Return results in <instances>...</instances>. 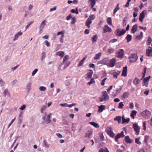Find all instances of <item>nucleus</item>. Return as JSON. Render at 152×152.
Masks as SVG:
<instances>
[{
    "instance_id": "obj_1",
    "label": "nucleus",
    "mask_w": 152,
    "mask_h": 152,
    "mask_svg": "<svg viewBox=\"0 0 152 152\" xmlns=\"http://www.w3.org/2000/svg\"><path fill=\"white\" fill-rule=\"evenodd\" d=\"M102 94L103 95L101 97L99 98L100 102L105 101L109 99V97L108 95L107 92L106 91H104Z\"/></svg>"
},
{
    "instance_id": "obj_2",
    "label": "nucleus",
    "mask_w": 152,
    "mask_h": 152,
    "mask_svg": "<svg viewBox=\"0 0 152 152\" xmlns=\"http://www.w3.org/2000/svg\"><path fill=\"white\" fill-rule=\"evenodd\" d=\"M138 57L136 54H132L129 57V61L131 63L135 62L137 60Z\"/></svg>"
},
{
    "instance_id": "obj_3",
    "label": "nucleus",
    "mask_w": 152,
    "mask_h": 152,
    "mask_svg": "<svg viewBox=\"0 0 152 152\" xmlns=\"http://www.w3.org/2000/svg\"><path fill=\"white\" fill-rule=\"evenodd\" d=\"M105 132L110 137H113L115 136V134L113 132L111 127H107L105 130Z\"/></svg>"
},
{
    "instance_id": "obj_4",
    "label": "nucleus",
    "mask_w": 152,
    "mask_h": 152,
    "mask_svg": "<svg viewBox=\"0 0 152 152\" xmlns=\"http://www.w3.org/2000/svg\"><path fill=\"white\" fill-rule=\"evenodd\" d=\"M126 32V31L124 29L121 30L119 29H118L115 31V35L117 37H120L124 34Z\"/></svg>"
},
{
    "instance_id": "obj_5",
    "label": "nucleus",
    "mask_w": 152,
    "mask_h": 152,
    "mask_svg": "<svg viewBox=\"0 0 152 152\" xmlns=\"http://www.w3.org/2000/svg\"><path fill=\"white\" fill-rule=\"evenodd\" d=\"M109 62V59L108 58H105L97 62L98 64H101L103 65H106L108 66Z\"/></svg>"
},
{
    "instance_id": "obj_6",
    "label": "nucleus",
    "mask_w": 152,
    "mask_h": 152,
    "mask_svg": "<svg viewBox=\"0 0 152 152\" xmlns=\"http://www.w3.org/2000/svg\"><path fill=\"white\" fill-rule=\"evenodd\" d=\"M141 114L144 117H148L151 115V113L147 110H145L141 113Z\"/></svg>"
},
{
    "instance_id": "obj_7",
    "label": "nucleus",
    "mask_w": 152,
    "mask_h": 152,
    "mask_svg": "<svg viewBox=\"0 0 152 152\" xmlns=\"http://www.w3.org/2000/svg\"><path fill=\"white\" fill-rule=\"evenodd\" d=\"M116 61V58H114L110 59V63H108V66L110 67H113L114 66Z\"/></svg>"
},
{
    "instance_id": "obj_8",
    "label": "nucleus",
    "mask_w": 152,
    "mask_h": 152,
    "mask_svg": "<svg viewBox=\"0 0 152 152\" xmlns=\"http://www.w3.org/2000/svg\"><path fill=\"white\" fill-rule=\"evenodd\" d=\"M133 127L136 132V134L137 135H138L140 132V127L136 124H133Z\"/></svg>"
},
{
    "instance_id": "obj_9",
    "label": "nucleus",
    "mask_w": 152,
    "mask_h": 152,
    "mask_svg": "<svg viewBox=\"0 0 152 152\" xmlns=\"http://www.w3.org/2000/svg\"><path fill=\"white\" fill-rule=\"evenodd\" d=\"M124 136V132L123 131H122L120 133L118 134L115 137V141L117 142L118 141V139L121 138V137H123Z\"/></svg>"
},
{
    "instance_id": "obj_10",
    "label": "nucleus",
    "mask_w": 152,
    "mask_h": 152,
    "mask_svg": "<svg viewBox=\"0 0 152 152\" xmlns=\"http://www.w3.org/2000/svg\"><path fill=\"white\" fill-rule=\"evenodd\" d=\"M124 56V51L122 49L119 50L118 54L117 56V57L118 58H122Z\"/></svg>"
},
{
    "instance_id": "obj_11",
    "label": "nucleus",
    "mask_w": 152,
    "mask_h": 152,
    "mask_svg": "<svg viewBox=\"0 0 152 152\" xmlns=\"http://www.w3.org/2000/svg\"><path fill=\"white\" fill-rule=\"evenodd\" d=\"M70 62L66 61L65 64H63L64 65V66L62 67V65H61V64L59 67V69L61 70H64L70 65Z\"/></svg>"
},
{
    "instance_id": "obj_12",
    "label": "nucleus",
    "mask_w": 152,
    "mask_h": 152,
    "mask_svg": "<svg viewBox=\"0 0 152 152\" xmlns=\"http://www.w3.org/2000/svg\"><path fill=\"white\" fill-rule=\"evenodd\" d=\"M103 30L104 33L110 32L112 31V29L107 25H104Z\"/></svg>"
},
{
    "instance_id": "obj_13",
    "label": "nucleus",
    "mask_w": 152,
    "mask_h": 152,
    "mask_svg": "<svg viewBox=\"0 0 152 152\" xmlns=\"http://www.w3.org/2000/svg\"><path fill=\"white\" fill-rule=\"evenodd\" d=\"M146 56L148 57H151L152 56V48L150 47H148V48L146 50Z\"/></svg>"
},
{
    "instance_id": "obj_14",
    "label": "nucleus",
    "mask_w": 152,
    "mask_h": 152,
    "mask_svg": "<svg viewBox=\"0 0 152 152\" xmlns=\"http://www.w3.org/2000/svg\"><path fill=\"white\" fill-rule=\"evenodd\" d=\"M122 90V87L121 86H120L119 88L116 89L115 91L113 92V96H116L118 94H119L121 91Z\"/></svg>"
},
{
    "instance_id": "obj_15",
    "label": "nucleus",
    "mask_w": 152,
    "mask_h": 152,
    "mask_svg": "<svg viewBox=\"0 0 152 152\" xmlns=\"http://www.w3.org/2000/svg\"><path fill=\"white\" fill-rule=\"evenodd\" d=\"M93 131L92 130H88L85 134V137L90 138L92 136Z\"/></svg>"
},
{
    "instance_id": "obj_16",
    "label": "nucleus",
    "mask_w": 152,
    "mask_h": 152,
    "mask_svg": "<svg viewBox=\"0 0 152 152\" xmlns=\"http://www.w3.org/2000/svg\"><path fill=\"white\" fill-rule=\"evenodd\" d=\"M22 34V33L20 31H19L18 33L15 34L13 40L15 41L17 40L19 36H21Z\"/></svg>"
},
{
    "instance_id": "obj_17",
    "label": "nucleus",
    "mask_w": 152,
    "mask_h": 152,
    "mask_svg": "<svg viewBox=\"0 0 152 152\" xmlns=\"http://www.w3.org/2000/svg\"><path fill=\"white\" fill-rule=\"evenodd\" d=\"M127 67L126 66L123 67L121 76L126 77L127 75Z\"/></svg>"
},
{
    "instance_id": "obj_18",
    "label": "nucleus",
    "mask_w": 152,
    "mask_h": 152,
    "mask_svg": "<svg viewBox=\"0 0 152 152\" xmlns=\"http://www.w3.org/2000/svg\"><path fill=\"white\" fill-rule=\"evenodd\" d=\"M121 73V71H118L117 72H114L112 73V75L113 76V77L116 79L117 78L118 76Z\"/></svg>"
},
{
    "instance_id": "obj_19",
    "label": "nucleus",
    "mask_w": 152,
    "mask_h": 152,
    "mask_svg": "<svg viewBox=\"0 0 152 152\" xmlns=\"http://www.w3.org/2000/svg\"><path fill=\"white\" fill-rule=\"evenodd\" d=\"M122 124H124L125 123H128L130 120V119L129 118H127L126 119H125L124 116L123 115L122 117Z\"/></svg>"
},
{
    "instance_id": "obj_20",
    "label": "nucleus",
    "mask_w": 152,
    "mask_h": 152,
    "mask_svg": "<svg viewBox=\"0 0 152 152\" xmlns=\"http://www.w3.org/2000/svg\"><path fill=\"white\" fill-rule=\"evenodd\" d=\"M31 83H28L26 85V90L27 92L28 93L31 89Z\"/></svg>"
},
{
    "instance_id": "obj_21",
    "label": "nucleus",
    "mask_w": 152,
    "mask_h": 152,
    "mask_svg": "<svg viewBox=\"0 0 152 152\" xmlns=\"http://www.w3.org/2000/svg\"><path fill=\"white\" fill-rule=\"evenodd\" d=\"M93 71L91 70H89L87 74V77H86V79H89L91 78L92 75L93 74Z\"/></svg>"
},
{
    "instance_id": "obj_22",
    "label": "nucleus",
    "mask_w": 152,
    "mask_h": 152,
    "mask_svg": "<svg viewBox=\"0 0 152 152\" xmlns=\"http://www.w3.org/2000/svg\"><path fill=\"white\" fill-rule=\"evenodd\" d=\"M125 139L126 142L128 143H131L133 142V140L130 139L128 136H126Z\"/></svg>"
},
{
    "instance_id": "obj_23",
    "label": "nucleus",
    "mask_w": 152,
    "mask_h": 152,
    "mask_svg": "<svg viewBox=\"0 0 152 152\" xmlns=\"http://www.w3.org/2000/svg\"><path fill=\"white\" fill-rule=\"evenodd\" d=\"M99 110L98 112L100 113L102 112V111L104 110L105 109V106L103 105H102L101 106H99Z\"/></svg>"
},
{
    "instance_id": "obj_24",
    "label": "nucleus",
    "mask_w": 152,
    "mask_h": 152,
    "mask_svg": "<svg viewBox=\"0 0 152 152\" xmlns=\"http://www.w3.org/2000/svg\"><path fill=\"white\" fill-rule=\"evenodd\" d=\"M88 2L90 4L91 8L94 7L96 3V0H89Z\"/></svg>"
},
{
    "instance_id": "obj_25",
    "label": "nucleus",
    "mask_w": 152,
    "mask_h": 152,
    "mask_svg": "<svg viewBox=\"0 0 152 152\" xmlns=\"http://www.w3.org/2000/svg\"><path fill=\"white\" fill-rule=\"evenodd\" d=\"M137 24H135L132 26L131 32L132 33L134 34L136 31L137 28Z\"/></svg>"
},
{
    "instance_id": "obj_26",
    "label": "nucleus",
    "mask_w": 152,
    "mask_h": 152,
    "mask_svg": "<svg viewBox=\"0 0 152 152\" xmlns=\"http://www.w3.org/2000/svg\"><path fill=\"white\" fill-rule=\"evenodd\" d=\"M4 96H7L8 97H10V95L9 92V90L8 89H6L4 91Z\"/></svg>"
},
{
    "instance_id": "obj_27",
    "label": "nucleus",
    "mask_w": 152,
    "mask_h": 152,
    "mask_svg": "<svg viewBox=\"0 0 152 152\" xmlns=\"http://www.w3.org/2000/svg\"><path fill=\"white\" fill-rule=\"evenodd\" d=\"M98 39L97 35L96 34L94 35L92 37V42L94 43L96 42Z\"/></svg>"
},
{
    "instance_id": "obj_28",
    "label": "nucleus",
    "mask_w": 152,
    "mask_h": 152,
    "mask_svg": "<svg viewBox=\"0 0 152 152\" xmlns=\"http://www.w3.org/2000/svg\"><path fill=\"white\" fill-rule=\"evenodd\" d=\"M137 113V112L136 110H134L131 112L130 116L133 119H134V116H136Z\"/></svg>"
},
{
    "instance_id": "obj_29",
    "label": "nucleus",
    "mask_w": 152,
    "mask_h": 152,
    "mask_svg": "<svg viewBox=\"0 0 152 152\" xmlns=\"http://www.w3.org/2000/svg\"><path fill=\"white\" fill-rule=\"evenodd\" d=\"M46 25V20H43L40 23L39 27L42 28H44L45 26Z\"/></svg>"
},
{
    "instance_id": "obj_30",
    "label": "nucleus",
    "mask_w": 152,
    "mask_h": 152,
    "mask_svg": "<svg viewBox=\"0 0 152 152\" xmlns=\"http://www.w3.org/2000/svg\"><path fill=\"white\" fill-rule=\"evenodd\" d=\"M101 56V53H99L98 54H95V56L94 57V60H98L99 59L100 57Z\"/></svg>"
},
{
    "instance_id": "obj_31",
    "label": "nucleus",
    "mask_w": 152,
    "mask_h": 152,
    "mask_svg": "<svg viewBox=\"0 0 152 152\" xmlns=\"http://www.w3.org/2000/svg\"><path fill=\"white\" fill-rule=\"evenodd\" d=\"M121 116H117L114 118V120L117 121L118 123H120L121 122Z\"/></svg>"
},
{
    "instance_id": "obj_32",
    "label": "nucleus",
    "mask_w": 152,
    "mask_h": 152,
    "mask_svg": "<svg viewBox=\"0 0 152 152\" xmlns=\"http://www.w3.org/2000/svg\"><path fill=\"white\" fill-rule=\"evenodd\" d=\"M92 21H90L88 19H87V21L86 22V26L88 27V28H90V24L92 23Z\"/></svg>"
},
{
    "instance_id": "obj_33",
    "label": "nucleus",
    "mask_w": 152,
    "mask_h": 152,
    "mask_svg": "<svg viewBox=\"0 0 152 152\" xmlns=\"http://www.w3.org/2000/svg\"><path fill=\"white\" fill-rule=\"evenodd\" d=\"M140 80L138 79L137 78H135L134 79V80L133 81V84L134 85H137L138 84H139L140 83Z\"/></svg>"
},
{
    "instance_id": "obj_34",
    "label": "nucleus",
    "mask_w": 152,
    "mask_h": 152,
    "mask_svg": "<svg viewBox=\"0 0 152 152\" xmlns=\"http://www.w3.org/2000/svg\"><path fill=\"white\" fill-rule=\"evenodd\" d=\"M69 57L68 55H66L63 59V62L61 63V65H63L66 62L67 60L69 58Z\"/></svg>"
},
{
    "instance_id": "obj_35",
    "label": "nucleus",
    "mask_w": 152,
    "mask_h": 152,
    "mask_svg": "<svg viewBox=\"0 0 152 152\" xmlns=\"http://www.w3.org/2000/svg\"><path fill=\"white\" fill-rule=\"evenodd\" d=\"M77 124L76 123H73L72 124V129L73 132H75L76 130Z\"/></svg>"
},
{
    "instance_id": "obj_36",
    "label": "nucleus",
    "mask_w": 152,
    "mask_h": 152,
    "mask_svg": "<svg viewBox=\"0 0 152 152\" xmlns=\"http://www.w3.org/2000/svg\"><path fill=\"white\" fill-rule=\"evenodd\" d=\"M56 55L62 58L64 56V53L63 51H59L56 53Z\"/></svg>"
},
{
    "instance_id": "obj_37",
    "label": "nucleus",
    "mask_w": 152,
    "mask_h": 152,
    "mask_svg": "<svg viewBox=\"0 0 152 152\" xmlns=\"http://www.w3.org/2000/svg\"><path fill=\"white\" fill-rule=\"evenodd\" d=\"M43 145L45 148H48L49 147V145L48 144L47 141L45 140L43 141Z\"/></svg>"
},
{
    "instance_id": "obj_38",
    "label": "nucleus",
    "mask_w": 152,
    "mask_h": 152,
    "mask_svg": "<svg viewBox=\"0 0 152 152\" xmlns=\"http://www.w3.org/2000/svg\"><path fill=\"white\" fill-rule=\"evenodd\" d=\"M126 39L127 40L128 42H129L132 39V35L130 34H128L127 35L126 37Z\"/></svg>"
},
{
    "instance_id": "obj_39",
    "label": "nucleus",
    "mask_w": 152,
    "mask_h": 152,
    "mask_svg": "<svg viewBox=\"0 0 152 152\" xmlns=\"http://www.w3.org/2000/svg\"><path fill=\"white\" fill-rule=\"evenodd\" d=\"M152 41V38L150 37H149L148 39L146 41V43L147 45L148 46L149 45L151 44Z\"/></svg>"
},
{
    "instance_id": "obj_40",
    "label": "nucleus",
    "mask_w": 152,
    "mask_h": 152,
    "mask_svg": "<svg viewBox=\"0 0 152 152\" xmlns=\"http://www.w3.org/2000/svg\"><path fill=\"white\" fill-rule=\"evenodd\" d=\"M43 120L44 122L46 123V124H48L51 121V120L49 119L47 117H44L43 118Z\"/></svg>"
},
{
    "instance_id": "obj_41",
    "label": "nucleus",
    "mask_w": 152,
    "mask_h": 152,
    "mask_svg": "<svg viewBox=\"0 0 152 152\" xmlns=\"http://www.w3.org/2000/svg\"><path fill=\"white\" fill-rule=\"evenodd\" d=\"M107 23L109 25H112V19L110 17H109L107 20Z\"/></svg>"
},
{
    "instance_id": "obj_42",
    "label": "nucleus",
    "mask_w": 152,
    "mask_h": 152,
    "mask_svg": "<svg viewBox=\"0 0 152 152\" xmlns=\"http://www.w3.org/2000/svg\"><path fill=\"white\" fill-rule=\"evenodd\" d=\"M127 19V17H125L123 20V26H125L126 24V20Z\"/></svg>"
},
{
    "instance_id": "obj_43",
    "label": "nucleus",
    "mask_w": 152,
    "mask_h": 152,
    "mask_svg": "<svg viewBox=\"0 0 152 152\" xmlns=\"http://www.w3.org/2000/svg\"><path fill=\"white\" fill-rule=\"evenodd\" d=\"M95 18V16L94 15H91L89 16L87 19L89 20L92 21V20H94Z\"/></svg>"
},
{
    "instance_id": "obj_44",
    "label": "nucleus",
    "mask_w": 152,
    "mask_h": 152,
    "mask_svg": "<svg viewBox=\"0 0 152 152\" xmlns=\"http://www.w3.org/2000/svg\"><path fill=\"white\" fill-rule=\"evenodd\" d=\"M90 124L94 126L96 128H99V126L98 124L94 122H90Z\"/></svg>"
},
{
    "instance_id": "obj_45",
    "label": "nucleus",
    "mask_w": 152,
    "mask_h": 152,
    "mask_svg": "<svg viewBox=\"0 0 152 152\" xmlns=\"http://www.w3.org/2000/svg\"><path fill=\"white\" fill-rule=\"evenodd\" d=\"M5 84L4 81L1 79H0V86L2 87L4 86Z\"/></svg>"
},
{
    "instance_id": "obj_46",
    "label": "nucleus",
    "mask_w": 152,
    "mask_h": 152,
    "mask_svg": "<svg viewBox=\"0 0 152 152\" xmlns=\"http://www.w3.org/2000/svg\"><path fill=\"white\" fill-rule=\"evenodd\" d=\"M143 37V33L142 32H140V34L139 35H137L136 36V38L138 39H140L141 38H142Z\"/></svg>"
},
{
    "instance_id": "obj_47",
    "label": "nucleus",
    "mask_w": 152,
    "mask_h": 152,
    "mask_svg": "<svg viewBox=\"0 0 152 152\" xmlns=\"http://www.w3.org/2000/svg\"><path fill=\"white\" fill-rule=\"evenodd\" d=\"M46 105H42L41 107V113H42L44 111L46 110Z\"/></svg>"
},
{
    "instance_id": "obj_48",
    "label": "nucleus",
    "mask_w": 152,
    "mask_h": 152,
    "mask_svg": "<svg viewBox=\"0 0 152 152\" xmlns=\"http://www.w3.org/2000/svg\"><path fill=\"white\" fill-rule=\"evenodd\" d=\"M140 137L135 139V143L139 145L141 144V142L140 140Z\"/></svg>"
},
{
    "instance_id": "obj_49",
    "label": "nucleus",
    "mask_w": 152,
    "mask_h": 152,
    "mask_svg": "<svg viewBox=\"0 0 152 152\" xmlns=\"http://www.w3.org/2000/svg\"><path fill=\"white\" fill-rule=\"evenodd\" d=\"M129 94L126 92L124 93L123 94V97L124 99H126L127 98Z\"/></svg>"
},
{
    "instance_id": "obj_50",
    "label": "nucleus",
    "mask_w": 152,
    "mask_h": 152,
    "mask_svg": "<svg viewBox=\"0 0 152 152\" xmlns=\"http://www.w3.org/2000/svg\"><path fill=\"white\" fill-rule=\"evenodd\" d=\"M39 89L41 91H45L46 90V88L44 86H41L39 87Z\"/></svg>"
},
{
    "instance_id": "obj_51",
    "label": "nucleus",
    "mask_w": 152,
    "mask_h": 152,
    "mask_svg": "<svg viewBox=\"0 0 152 152\" xmlns=\"http://www.w3.org/2000/svg\"><path fill=\"white\" fill-rule=\"evenodd\" d=\"M95 81L94 79L93 78H92L91 79L90 81L88 83V86L90 85L91 84L95 83Z\"/></svg>"
},
{
    "instance_id": "obj_52",
    "label": "nucleus",
    "mask_w": 152,
    "mask_h": 152,
    "mask_svg": "<svg viewBox=\"0 0 152 152\" xmlns=\"http://www.w3.org/2000/svg\"><path fill=\"white\" fill-rule=\"evenodd\" d=\"M124 105V104L123 102H121L119 104L118 108L119 109H122Z\"/></svg>"
},
{
    "instance_id": "obj_53",
    "label": "nucleus",
    "mask_w": 152,
    "mask_h": 152,
    "mask_svg": "<svg viewBox=\"0 0 152 152\" xmlns=\"http://www.w3.org/2000/svg\"><path fill=\"white\" fill-rule=\"evenodd\" d=\"M99 137L101 139V141L103 140H104V137L103 136V133H99Z\"/></svg>"
},
{
    "instance_id": "obj_54",
    "label": "nucleus",
    "mask_w": 152,
    "mask_h": 152,
    "mask_svg": "<svg viewBox=\"0 0 152 152\" xmlns=\"http://www.w3.org/2000/svg\"><path fill=\"white\" fill-rule=\"evenodd\" d=\"M107 79V78L105 77L102 80L101 84L102 86H103L104 85L105 81Z\"/></svg>"
},
{
    "instance_id": "obj_55",
    "label": "nucleus",
    "mask_w": 152,
    "mask_h": 152,
    "mask_svg": "<svg viewBox=\"0 0 152 152\" xmlns=\"http://www.w3.org/2000/svg\"><path fill=\"white\" fill-rule=\"evenodd\" d=\"M146 70H147L146 68L145 67L144 68V72H143L142 73V79L143 78H144L145 76V73H146Z\"/></svg>"
},
{
    "instance_id": "obj_56",
    "label": "nucleus",
    "mask_w": 152,
    "mask_h": 152,
    "mask_svg": "<svg viewBox=\"0 0 152 152\" xmlns=\"http://www.w3.org/2000/svg\"><path fill=\"white\" fill-rule=\"evenodd\" d=\"M145 16V15L144 13V12L143 11L140 14L139 17L143 18H144Z\"/></svg>"
},
{
    "instance_id": "obj_57",
    "label": "nucleus",
    "mask_w": 152,
    "mask_h": 152,
    "mask_svg": "<svg viewBox=\"0 0 152 152\" xmlns=\"http://www.w3.org/2000/svg\"><path fill=\"white\" fill-rule=\"evenodd\" d=\"M46 57V54L45 53H42V54L41 60L43 61Z\"/></svg>"
},
{
    "instance_id": "obj_58",
    "label": "nucleus",
    "mask_w": 152,
    "mask_h": 152,
    "mask_svg": "<svg viewBox=\"0 0 152 152\" xmlns=\"http://www.w3.org/2000/svg\"><path fill=\"white\" fill-rule=\"evenodd\" d=\"M65 31H61L58 32L57 33V35L58 36L60 35L61 34V35H64Z\"/></svg>"
},
{
    "instance_id": "obj_59",
    "label": "nucleus",
    "mask_w": 152,
    "mask_h": 152,
    "mask_svg": "<svg viewBox=\"0 0 152 152\" xmlns=\"http://www.w3.org/2000/svg\"><path fill=\"white\" fill-rule=\"evenodd\" d=\"M38 70L37 69H35L32 72V76H34L35 75V74L37 72Z\"/></svg>"
},
{
    "instance_id": "obj_60",
    "label": "nucleus",
    "mask_w": 152,
    "mask_h": 152,
    "mask_svg": "<svg viewBox=\"0 0 152 152\" xmlns=\"http://www.w3.org/2000/svg\"><path fill=\"white\" fill-rule=\"evenodd\" d=\"M148 139L149 137L148 136L146 135L145 136L144 141L145 143H147L148 142Z\"/></svg>"
},
{
    "instance_id": "obj_61",
    "label": "nucleus",
    "mask_w": 152,
    "mask_h": 152,
    "mask_svg": "<svg viewBox=\"0 0 152 152\" xmlns=\"http://www.w3.org/2000/svg\"><path fill=\"white\" fill-rule=\"evenodd\" d=\"M108 52L110 54H111L113 53L114 50L113 49H110L107 50Z\"/></svg>"
},
{
    "instance_id": "obj_62",
    "label": "nucleus",
    "mask_w": 152,
    "mask_h": 152,
    "mask_svg": "<svg viewBox=\"0 0 152 152\" xmlns=\"http://www.w3.org/2000/svg\"><path fill=\"white\" fill-rule=\"evenodd\" d=\"M150 78H151V76H149L148 77H147L144 78V79H143V80L148 82V81L149 79Z\"/></svg>"
},
{
    "instance_id": "obj_63",
    "label": "nucleus",
    "mask_w": 152,
    "mask_h": 152,
    "mask_svg": "<svg viewBox=\"0 0 152 152\" xmlns=\"http://www.w3.org/2000/svg\"><path fill=\"white\" fill-rule=\"evenodd\" d=\"M84 64V62L82 61H80L79 62L78 64H77V66L79 67L82 66Z\"/></svg>"
},
{
    "instance_id": "obj_64",
    "label": "nucleus",
    "mask_w": 152,
    "mask_h": 152,
    "mask_svg": "<svg viewBox=\"0 0 152 152\" xmlns=\"http://www.w3.org/2000/svg\"><path fill=\"white\" fill-rule=\"evenodd\" d=\"M26 106L25 104H23L22 105L19 109L21 110H23L25 109Z\"/></svg>"
}]
</instances>
